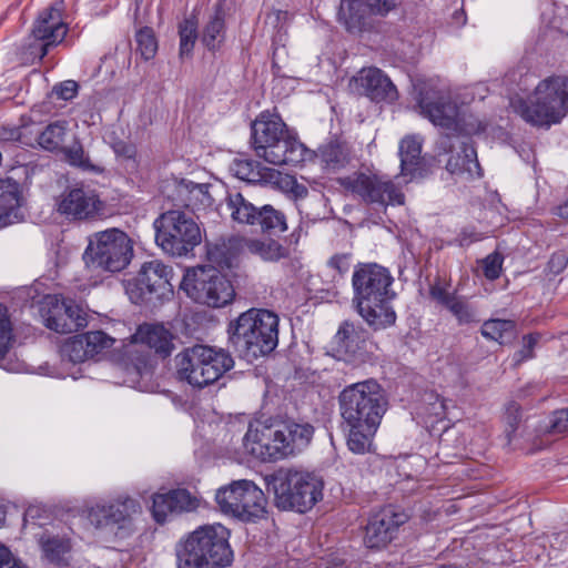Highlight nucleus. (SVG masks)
I'll return each mask as SVG.
<instances>
[{
    "label": "nucleus",
    "instance_id": "1",
    "mask_svg": "<svg viewBox=\"0 0 568 568\" xmlns=\"http://www.w3.org/2000/svg\"><path fill=\"white\" fill-rule=\"evenodd\" d=\"M393 281L389 271L376 263H362L354 268L352 302L361 317L374 329H384L396 321L390 304L396 295L390 288Z\"/></svg>",
    "mask_w": 568,
    "mask_h": 568
},
{
    "label": "nucleus",
    "instance_id": "2",
    "mask_svg": "<svg viewBox=\"0 0 568 568\" xmlns=\"http://www.w3.org/2000/svg\"><path fill=\"white\" fill-rule=\"evenodd\" d=\"M252 145L256 155L273 165H297L312 158L281 116L262 112L252 123Z\"/></svg>",
    "mask_w": 568,
    "mask_h": 568
},
{
    "label": "nucleus",
    "instance_id": "3",
    "mask_svg": "<svg viewBox=\"0 0 568 568\" xmlns=\"http://www.w3.org/2000/svg\"><path fill=\"white\" fill-rule=\"evenodd\" d=\"M230 531L221 524L196 528L175 546L178 568H223L231 564L233 552Z\"/></svg>",
    "mask_w": 568,
    "mask_h": 568
},
{
    "label": "nucleus",
    "instance_id": "4",
    "mask_svg": "<svg viewBox=\"0 0 568 568\" xmlns=\"http://www.w3.org/2000/svg\"><path fill=\"white\" fill-rule=\"evenodd\" d=\"M314 427L310 423L286 422L276 428H248L244 440L253 455L264 462H275L294 456L311 443Z\"/></svg>",
    "mask_w": 568,
    "mask_h": 568
},
{
    "label": "nucleus",
    "instance_id": "5",
    "mask_svg": "<svg viewBox=\"0 0 568 568\" xmlns=\"http://www.w3.org/2000/svg\"><path fill=\"white\" fill-rule=\"evenodd\" d=\"M265 481L275 506L282 510L304 514L323 498V479L307 470L280 468L266 476Z\"/></svg>",
    "mask_w": 568,
    "mask_h": 568
},
{
    "label": "nucleus",
    "instance_id": "6",
    "mask_svg": "<svg viewBox=\"0 0 568 568\" xmlns=\"http://www.w3.org/2000/svg\"><path fill=\"white\" fill-rule=\"evenodd\" d=\"M515 111L528 123L550 126L568 113V77H549L538 83L528 101L513 103Z\"/></svg>",
    "mask_w": 568,
    "mask_h": 568
},
{
    "label": "nucleus",
    "instance_id": "7",
    "mask_svg": "<svg viewBox=\"0 0 568 568\" xmlns=\"http://www.w3.org/2000/svg\"><path fill=\"white\" fill-rule=\"evenodd\" d=\"M230 341L246 356L271 353L278 343V317L271 311L251 308L230 325Z\"/></svg>",
    "mask_w": 568,
    "mask_h": 568
},
{
    "label": "nucleus",
    "instance_id": "8",
    "mask_svg": "<svg viewBox=\"0 0 568 568\" xmlns=\"http://www.w3.org/2000/svg\"><path fill=\"white\" fill-rule=\"evenodd\" d=\"M418 105L423 116L453 134L473 135L485 130V124L465 104H458L448 90L422 91Z\"/></svg>",
    "mask_w": 568,
    "mask_h": 568
},
{
    "label": "nucleus",
    "instance_id": "9",
    "mask_svg": "<svg viewBox=\"0 0 568 568\" xmlns=\"http://www.w3.org/2000/svg\"><path fill=\"white\" fill-rule=\"evenodd\" d=\"M233 366L227 352L206 345H194L175 356L178 379L197 389L215 383Z\"/></svg>",
    "mask_w": 568,
    "mask_h": 568
},
{
    "label": "nucleus",
    "instance_id": "10",
    "mask_svg": "<svg viewBox=\"0 0 568 568\" xmlns=\"http://www.w3.org/2000/svg\"><path fill=\"white\" fill-rule=\"evenodd\" d=\"M341 415L346 425H381L387 399L374 379L354 383L339 395Z\"/></svg>",
    "mask_w": 568,
    "mask_h": 568
},
{
    "label": "nucleus",
    "instance_id": "11",
    "mask_svg": "<svg viewBox=\"0 0 568 568\" xmlns=\"http://www.w3.org/2000/svg\"><path fill=\"white\" fill-rule=\"evenodd\" d=\"M172 339L171 332L162 324L140 325L130 342L123 346L121 365L128 374L140 377L149 375L153 364L150 352L145 347L166 357L174 347Z\"/></svg>",
    "mask_w": 568,
    "mask_h": 568
},
{
    "label": "nucleus",
    "instance_id": "12",
    "mask_svg": "<svg viewBox=\"0 0 568 568\" xmlns=\"http://www.w3.org/2000/svg\"><path fill=\"white\" fill-rule=\"evenodd\" d=\"M158 245L172 256H184L202 241L201 230L193 217L179 210L168 211L154 222Z\"/></svg>",
    "mask_w": 568,
    "mask_h": 568
},
{
    "label": "nucleus",
    "instance_id": "13",
    "mask_svg": "<svg viewBox=\"0 0 568 568\" xmlns=\"http://www.w3.org/2000/svg\"><path fill=\"white\" fill-rule=\"evenodd\" d=\"M180 287L194 302L215 308L230 304L235 296L232 283L212 265L187 270Z\"/></svg>",
    "mask_w": 568,
    "mask_h": 568
},
{
    "label": "nucleus",
    "instance_id": "14",
    "mask_svg": "<svg viewBox=\"0 0 568 568\" xmlns=\"http://www.w3.org/2000/svg\"><path fill=\"white\" fill-rule=\"evenodd\" d=\"M215 501L220 510L242 521L263 518L266 499L263 490L252 480L240 479L216 490Z\"/></svg>",
    "mask_w": 568,
    "mask_h": 568
},
{
    "label": "nucleus",
    "instance_id": "15",
    "mask_svg": "<svg viewBox=\"0 0 568 568\" xmlns=\"http://www.w3.org/2000/svg\"><path fill=\"white\" fill-rule=\"evenodd\" d=\"M84 255L88 264L108 272L125 268L133 256V243L128 234L119 229L94 233Z\"/></svg>",
    "mask_w": 568,
    "mask_h": 568
},
{
    "label": "nucleus",
    "instance_id": "16",
    "mask_svg": "<svg viewBox=\"0 0 568 568\" xmlns=\"http://www.w3.org/2000/svg\"><path fill=\"white\" fill-rule=\"evenodd\" d=\"M68 24L62 19L61 7L55 3L39 12L27 39L26 53L32 61H41L51 49L64 40Z\"/></svg>",
    "mask_w": 568,
    "mask_h": 568
},
{
    "label": "nucleus",
    "instance_id": "17",
    "mask_svg": "<svg viewBox=\"0 0 568 568\" xmlns=\"http://www.w3.org/2000/svg\"><path fill=\"white\" fill-rule=\"evenodd\" d=\"M225 205L231 219L239 223L260 226L263 232L280 234L287 230L285 214L270 204L255 206L240 192L229 193Z\"/></svg>",
    "mask_w": 568,
    "mask_h": 568
},
{
    "label": "nucleus",
    "instance_id": "18",
    "mask_svg": "<svg viewBox=\"0 0 568 568\" xmlns=\"http://www.w3.org/2000/svg\"><path fill=\"white\" fill-rule=\"evenodd\" d=\"M172 268L154 260L145 262L136 277L128 282L126 293L134 304L161 300L173 293Z\"/></svg>",
    "mask_w": 568,
    "mask_h": 568
},
{
    "label": "nucleus",
    "instance_id": "19",
    "mask_svg": "<svg viewBox=\"0 0 568 568\" xmlns=\"http://www.w3.org/2000/svg\"><path fill=\"white\" fill-rule=\"evenodd\" d=\"M342 184L368 204L382 206L404 204L403 192L393 181L384 176L357 173L343 179Z\"/></svg>",
    "mask_w": 568,
    "mask_h": 568
},
{
    "label": "nucleus",
    "instance_id": "20",
    "mask_svg": "<svg viewBox=\"0 0 568 568\" xmlns=\"http://www.w3.org/2000/svg\"><path fill=\"white\" fill-rule=\"evenodd\" d=\"M44 325L60 334H70L87 326V314L72 301L47 296L41 308Z\"/></svg>",
    "mask_w": 568,
    "mask_h": 568
},
{
    "label": "nucleus",
    "instance_id": "21",
    "mask_svg": "<svg viewBox=\"0 0 568 568\" xmlns=\"http://www.w3.org/2000/svg\"><path fill=\"white\" fill-rule=\"evenodd\" d=\"M396 0H341L338 18L349 32H361L368 27V16H386L395 9Z\"/></svg>",
    "mask_w": 568,
    "mask_h": 568
},
{
    "label": "nucleus",
    "instance_id": "22",
    "mask_svg": "<svg viewBox=\"0 0 568 568\" xmlns=\"http://www.w3.org/2000/svg\"><path fill=\"white\" fill-rule=\"evenodd\" d=\"M408 516L403 511H396L392 507H385L374 514L365 528L364 544L371 549L385 548L395 537L399 526L405 524Z\"/></svg>",
    "mask_w": 568,
    "mask_h": 568
},
{
    "label": "nucleus",
    "instance_id": "23",
    "mask_svg": "<svg viewBox=\"0 0 568 568\" xmlns=\"http://www.w3.org/2000/svg\"><path fill=\"white\" fill-rule=\"evenodd\" d=\"M57 212L70 221H83L100 211L98 195L84 187H68L55 199Z\"/></svg>",
    "mask_w": 568,
    "mask_h": 568
},
{
    "label": "nucleus",
    "instance_id": "24",
    "mask_svg": "<svg viewBox=\"0 0 568 568\" xmlns=\"http://www.w3.org/2000/svg\"><path fill=\"white\" fill-rule=\"evenodd\" d=\"M141 513L140 503L129 496H120L109 504H97L88 509V519L97 528L109 525L124 526Z\"/></svg>",
    "mask_w": 568,
    "mask_h": 568
},
{
    "label": "nucleus",
    "instance_id": "25",
    "mask_svg": "<svg viewBox=\"0 0 568 568\" xmlns=\"http://www.w3.org/2000/svg\"><path fill=\"white\" fill-rule=\"evenodd\" d=\"M355 90L371 100H394L397 95L395 85L382 70L371 67L362 69L353 78Z\"/></svg>",
    "mask_w": 568,
    "mask_h": 568
},
{
    "label": "nucleus",
    "instance_id": "26",
    "mask_svg": "<svg viewBox=\"0 0 568 568\" xmlns=\"http://www.w3.org/2000/svg\"><path fill=\"white\" fill-rule=\"evenodd\" d=\"M23 204L21 184L11 178L0 179V227L21 221Z\"/></svg>",
    "mask_w": 568,
    "mask_h": 568
},
{
    "label": "nucleus",
    "instance_id": "27",
    "mask_svg": "<svg viewBox=\"0 0 568 568\" xmlns=\"http://www.w3.org/2000/svg\"><path fill=\"white\" fill-rule=\"evenodd\" d=\"M364 342L362 329L348 321L341 324L333 339L334 349L345 361L353 359L362 349Z\"/></svg>",
    "mask_w": 568,
    "mask_h": 568
},
{
    "label": "nucleus",
    "instance_id": "28",
    "mask_svg": "<svg viewBox=\"0 0 568 568\" xmlns=\"http://www.w3.org/2000/svg\"><path fill=\"white\" fill-rule=\"evenodd\" d=\"M446 169L452 174L468 173L470 176L481 175L476 150L466 143L462 145L460 152L453 154L448 159Z\"/></svg>",
    "mask_w": 568,
    "mask_h": 568
},
{
    "label": "nucleus",
    "instance_id": "29",
    "mask_svg": "<svg viewBox=\"0 0 568 568\" xmlns=\"http://www.w3.org/2000/svg\"><path fill=\"white\" fill-rule=\"evenodd\" d=\"M207 184H196L192 181L182 179L176 182V191L180 200L192 207L211 206L213 199L209 192Z\"/></svg>",
    "mask_w": 568,
    "mask_h": 568
},
{
    "label": "nucleus",
    "instance_id": "30",
    "mask_svg": "<svg viewBox=\"0 0 568 568\" xmlns=\"http://www.w3.org/2000/svg\"><path fill=\"white\" fill-rule=\"evenodd\" d=\"M422 143L416 136H406L399 143L398 154L403 175L415 178L420 164Z\"/></svg>",
    "mask_w": 568,
    "mask_h": 568
},
{
    "label": "nucleus",
    "instance_id": "31",
    "mask_svg": "<svg viewBox=\"0 0 568 568\" xmlns=\"http://www.w3.org/2000/svg\"><path fill=\"white\" fill-rule=\"evenodd\" d=\"M223 7L224 1L219 0L215 4L214 14L203 30L202 41L209 50H215L224 38L225 11Z\"/></svg>",
    "mask_w": 568,
    "mask_h": 568
},
{
    "label": "nucleus",
    "instance_id": "32",
    "mask_svg": "<svg viewBox=\"0 0 568 568\" xmlns=\"http://www.w3.org/2000/svg\"><path fill=\"white\" fill-rule=\"evenodd\" d=\"M348 427L347 446L354 454L371 452L377 425H346Z\"/></svg>",
    "mask_w": 568,
    "mask_h": 568
},
{
    "label": "nucleus",
    "instance_id": "33",
    "mask_svg": "<svg viewBox=\"0 0 568 568\" xmlns=\"http://www.w3.org/2000/svg\"><path fill=\"white\" fill-rule=\"evenodd\" d=\"M44 557L53 564H62L65 561V556L71 550V542L69 538L44 532L39 539Z\"/></svg>",
    "mask_w": 568,
    "mask_h": 568
},
{
    "label": "nucleus",
    "instance_id": "34",
    "mask_svg": "<svg viewBox=\"0 0 568 568\" xmlns=\"http://www.w3.org/2000/svg\"><path fill=\"white\" fill-rule=\"evenodd\" d=\"M68 133L65 121H55L48 124L42 131H38V144L47 151H60Z\"/></svg>",
    "mask_w": 568,
    "mask_h": 568
},
{
    "label": "nucleus",
    "instance_id": "35",
    "mask_svg": "<svg viewBox=\"0 0 568 568\" xmlns=\"http://www.w3.org/2000/svg\"><path fill=\"white\" fill-rule=\"evenodd\" d=\"M247 252L255 254L264 261L276 262L287 255V251L275 240L248 239L244 241Z\"/></svg>",
    "mask_w": 568,
    "mask_h": 568
},
{
    "label": "nucleus",
    "instance_id": "36",
    "mask_svg": "<svg viewBox=\"0 0 568 568\" xmlns=\"http://www.w3.org/2000/svg\"><path fill=\"white\" fill-rule=\"evenodd\" d=\"M316 156L328 170H338L344 168L349 161L347 148L338 142H329L318 149Z\"/></svg>",
    "mask_w": 568,
    "mask_h": 568
},
{
    "label": "nucleus",
    "instance_id": "37",
    "mask_svg": "<svg viewBox=\"0 0 568 568\" xmlns=\"http://www.w3.org/2000/svg\"><path fill=\"white\" fill-rule=\"evenodd\" d=\"M481 334L499 344H507L515 338V323L508 320H488L481 327Z\"/></svg>",
    "mask_w": 568,
    "mask_h": 568
},
{
    "label": "nucleus",
    "instance_id": "38",
    "mask_svg": "<svg viewBox=\"0 0 568 568\" xmlns=\"http://www.w3.org/2000/svg\"><path fill=\"white\" fill-rule=\"evenodd\" d=\"M229 169L232 175L242 181L256 182L262 178L258 164L248 159L235 158Z\"/></svg>",
    "mask_w": 568,
    "mask_h": 568
},
{
    "label": "nucleus",
    "instance_id": "39",
    "mask_svg": "<svg viewBox=\"0 0 568 568\" xmlns=\"http://www.w3.org/2000/svg\"><path fill=\"white\" fill-rule=\"evenodd\" d=\"M61 356L72 363H81L91 358L82 334L73 336L62 345Z\"/></svg>",
    "mask_w": 568,
    "mask_h": 568
},
{
    "label": "nucleus",
    "instance_id": "40",
    "mask_svg": "<svg viewBox=\"0 0 568 568\" xmlns=\"http://www.w3.org/2000/svg\"><path fill=\"white\" fill-rule=\"evenodd\" d=\"M180 55H189L197 38V23L194 19H185L179 27Z\"/></svg>",
    "mask_w": 568,
    "mask_h": 568
},
{
    "label": "nucleus",
    "instance_id": "41",
    "mask_svg": "<svg viewBox=\"0 0 568 568\" xmlns=\"http://www.w3.org/2000/svg\"><path fill=\"white\" fill-rule=\"evenodd\" d=\"M13 342L14 335L8 310L0 305V361L4 359Z\"/></svg>",
    "mask_w": 568,
    "mask_h": 568
},
{
    "label": "nucleus",
    "instance_id": "42",
    "mask_svg": "<svg viewBox=\"0 0 568 568\" xmlns=\"http://www.w3.org/2000/svg\"><path fill=\"white\" fill-rule=\"evenodd\" d=\"M82 336L91 358L110 348L115 342L113 337L102 331L88 332L82 334Z\"/></svg>",
    "mask_w": 568,
    "mask_h": 568
},
{
    "label": "nucleus",
    "instance_id": "43",
    "mask_svg": "<svg viewBox=\"0 0 568 568\" xmlns=\"http://www.w3.org/2000/svg\"><path fill=\"white\" fill-rule=\"evenodd\" d=\"M169 495L175 514L193 511L199 507V498L186 489L171 490Z\"/></svg>",
    "mask_w": 568,
    "mask_h": 568
},
{
    "label": "nucleus",
    "instance_id": "44",
    "mask_svg": "<svg viewBox=\"0 0 568 568\" xmlns=\"http://www.w3.org/2000/svg\"><path fill=\"white\" fill-rule=\"evenodd\" d=\"M138 50L144 60L154 58L158 51V41L151 28H142L135 34Z\"/></svg>",
    "mask_w": 568,
    "mask_h": 568
},
{
    "label": "nucleus",
    "instance_id": "45",
    "mask_svg": "<svg viewBox=\"0 0 568 568\" xmlns=\"http://www.w3.org/2000/svg\"><path fill=\"white\" fill-rule=\"evenodd\" d=\"M65 161L73 166H78L85 171H98V166L92 164L80 143H74L69 148H62Z\"/></svg>",
    "mask_w": 568,
    "mask_h": 568
},
{
    "label": "nucleus",
    "instance_id": "46",
    "mask_svg": "<svg viewBox=\"0 0 568 568\" xmlns=\"http://www.w3.org/2000/svg\"><path fill=\"white\" fill-rule=\"evenodd\" d=\"M446 308L459 324H469L476 321V312L471 305L460 296H456Z\"/></svg>",
    "mask_w": 568,
    "mask_h": 568
},
{
    "label": "nucleus",
    "instance_id": "47",
    "mask_svg": "<svg viewBox=\"0 0 568 568\" xmlns=\"http://www.w3.org/2000/svg\"><path fill=\"white\" fill-rule=\"evenodd\" d=\"M520 420H521L520 406L515 402L508 403L506 405L505 414H504L505 434H506L508 444L511 442V436L516 433Z\"/></svg>",
    "mask_w": 568,
    "mask_h": 568
},
{
    "label": "nucleus",
    "instance_id": "48",
    "mask_svg": "<svg viewBox=\"0 0 568 568\" xmlns=\"http://www.w3.org/2000/svg\"><path fill=\"white\" fill-rule=\"evenodd\" d=\"M152 514L156 523H164L169 515L175 514L169 493L153 496Z\"/></svg>",
    "mask_w": 568,
    "mask_h": 568
},
{
    "label": "nucleus",
    "instance_id": "49",
    "mask_svg": "<svg viewBox=\"0 0 568 568\" xmlns=\"http://www.w3.org/2000/svg\"><path fill=\"white\" fill-rule=\"evenodd\" d=\"M503 265V256L498 252H494L483 260L484 275L488 280H496L499 277Z\"/></svg>",
    "mask_w": 568,
    "mask_h": 568
},
{
    "label": "nucleus",
    "instance_id": "50",
    "mask_svg": "<svg viewBox=\"0 0 568 568\" xmlns=\"http://www.w3.org/2000/svg\"><path fill=\"white\" fill-rule=\"evenodd\" d=\"M429 295L444 307H446L457 296L443 286L439 281L430 285Z\"/></svg>",
    "mask_w": 568,
    "mask_h": 568
},
{
    "label": "nucleus",
    "instance_id": "51",
    "mask_svg": "<svg viewBox=\"0 0 568 568\" xmlns=\"http://www.w3.org/2000/svg\"><path fill=\"white\" fill-rule=\"evenodd\" d=\"M79 85L73 80H65L55 84L52 92L61 100H71L78 94Z\"/></svg>",
    "mask_w": 568,
    "mask_h": 568
},
{
    "label": "nucleus",
    "instance_id": "52",
    "mask_svg": "<svg viewBox=\"0 0 568 568\" xmlns=\"http://www.w3.org/2000/svg\"><path fill=\"white\" fill-rule=\"evenodd\" d=\"M549 430L560 434L568 430V409L556 412L550 420Z\"/></svg>",
    "mask_w": 568,
    "mask_h": 568
},
{
    "label": "nucleus",
    "instance_id": "53",
    "mask_svg": "<svg viewBox=\"0 0 568 568\" xmlns=\"http://www.w3.org/2000/svg\"><path fill=\"white\" fill-rule=\"evenodd\" d=\"M568 265V257L564 252H557L548 261L547 268L551 274L561 273Z\"/></svg>",
    "mask_w": 568,
    "mask_h": 568
},
{
    "label": "nucleus",
    "instance_id": "54",
    "mask_svg": "<svg viewBox=\"0 0 568 568\" xmlns=\"http://www.w3.org/2000/svg\"><path fill=\"white\" fill-rule=\"evenodd\" d=\"M537 343V338L532 335H527L524 337V346L523 348L516 354L517 355V362H521L525 359H528L532 356V349L534 346Z\"/></svg>",
    "mask_w": 568,
    "mask_h": 568
},
{
    "label": "nucleus",
    "instance_id": "55",
    "mask_svg": "<svg viewBox=\"0 0 568 568\" xmlns=\"http://www.w3.org/2000/svg\"><path fill=\"white\" fill-rule=\"evenodd\" d=\"M328 265L338 271L339 274H344L349 268V255L337 254L331 257Z\"/></svg>",
    "mask_w": 568,
    "mask_h": 568
},
{
    "label": "nucleus",
    "instance_id": "56",
    "mask_svg": "<svg viewBox=\"0 0 568 568\" xmlns=\"http://www.w3.org/2000/svg\"><path fill=\"white\" fill-rule=\"evenodd\" d=\"M429 404L432 405L430 414L436 417H442L446 412V400L436 394L427 395Z\"/></svg>",
    "mask_w": 568,
    "mask_h": 568
},
{
    "label": "nucleus",
    "instance_id": "57",
    "mask_svg": "<svg viewBox=\"0 0 568 568\" xmlns=\"http://www.w3.org/2000/svg\"><path fill=\"white\" fill-rule=\"evenodd\" d=\"M0 568H21L11 551L3 545H0Z\"/></svg>",
    "mask_w": 568,
    "mask_h": 568
},
{
    "label": "nucleus",
    "instance_id": "58",
    "mask_svg": "<svg viewBox=\"0 0 568 568\" xmlns=\"http://www.w3.org/2000/svg\"><path fill=\"white\" fill-rule=\"evenodd\" d=\"M114 151L116 154L125 158V159H134L136 154L135 146L132 144H128L124 142H119L114 145Z\"/></svg>",
    "mask_w": 568,
    "mask_h": 568
},
{
    "label": "nucleus",
    "instance_id": "59",
    "mask_svg": "<svg viewBox=\"0 0 568 568\" xmlns=\"http://www.w3.org/2000/svg\"><path fill=\"white\" fill-rule=\"evenodd\" d=\"M556 214L561 219L568 220V200L556 207Z\"/></svg>",
    "mask_w": 568,
    "mask_h": 568
},
{
    "label": "nucleus",
    "instance_id": "60",
    "mask_svg": "<svg viewBox=\"0 0 568 568\" xmlns=\"http://www.w3.org/2000/svg\"><path fill=\"white\" fill-rule=\"evenodd\" d=\"M217 253H219V247L210 248V250L207 251L209 258H210L212 262H215L216 264L222 265V264H223V261L219 260V257H217Z\"/></svg>",
    "mask_w": 568,
    "mask_h": 568
},
{
    "label": "nucleus",
    "instance_id": "61",
    "mask_svg": "<svg viewBox=\"0 0 568 568\" xmlns=\"http://www.w3.org/2000/svg\"><path fill=\"white\" fill-rule=\"evenodd\" d=\"M296 194L302 195L303 193H306V189L304 186H296Z\"/></svg>",
    "mask_w": 568,
    "mask_h": 568
},
{
    "label": "nucleus",
    "instance_id": "62",
    "mask_svg": "<svg viewBox=\"0 0 568 568\" xmlns=\"http://www.w3.org/2000/svg\"><path fill=\"white\" fill-rule=\"evenodd\" d=\"M4 517V510L0 507V526L3 524Z\"/></svg>",
    "mask_w": 568,
    "mask_h": 568
},
{
    "label": "nucleus",
    "instance_id": "63",
    "mask_svg": "<svg viewBox=\"0 0 568 568\" xmlns=\"http://www.w3.org/2000/svg\"><path fill=\"white\" fill-rule=\"evenodd\" d=\"M286 14H287V12H283V11H281V10H277V11H276V18H277V19H280V18H281V16H286Z\"/></svg>",
    "mask_w": 568,
    "mask_h": 568
},
{
    "label": "nucleus",
    "instance_id": "64",
    "mask_svg": "<svg viewBox=\"0 0 568 568\" xmlns=\"http://www.w3.org/2000/svg\"><path fill=\"white\" fill-rule=\"evenodd\" d=\"M27 516H32V509H28Z\"/></svg>",
    "mask_w": 568,
    "mask_h": 568
}]
</instances>
